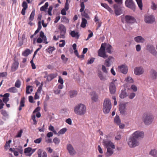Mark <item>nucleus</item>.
<instances>
[{"label":"nucleus","instance_id":"f257e3e1","mask_svg":"<svg viewBox=\"0 0 157 157\" xmlns=\"http://www.w3.org/2000/svg\"><path fill=\"white\" fill-rule=\"evenodd\" d=\"M154 117L152 113L147 112L144 113L142 116V120L145 124L149 125L153 122Z\"/></svg>","mask_w":157,"mask_h":157},{"label":"nucleus","instance_id":"f03ea898","mask_svg":"<svg viewBox=\"0 0 157 157\" xmlns=\"http://www.w3.org/2000/svg\"><path fill=\"white\" fill-rule=\"evenodd\" d=\"M86 107L82 104H78L75 108L74 112L78 115H83L86 113Z\"/></svg>","mask_w":157,"mask_h":157},{"label":"nucleus","instance_id":"7ed1b4c3","mask_svg":"<svg viewBox=\"0 0 157 157\" xmlns=\"http://www.w3.org/2000/svg\"><path fill=\"white\" fill-rule=\"evenodd\" d=\"M114 1L117 3V4H116L113 5L115 13L117 16L119 15L122 13L120 5L122 4V0H114Z\"/></svg>","mask_w":157,"mask_h":157},{"label":"nucleus","instance_id":"20e7f679","mask_svg":"<svg viewBox=\"0 0 157 157\" xmlns=\"http://www.w3.org/2000/svg\"><path fill=\"white\" fill-rule=\"evenodd\" d=\"M111 108V105L110 100L108 98H106L104 100L103 103V112L105 113H109Z\"/></svg>","mask_w":157,"mask_h":157},{"label":"nucleus","instance_id":"39448f33","mask_svg":"<svg viewBox=\"0 0 157 157\" xmlns=\"http://www.w3.org/2000/svg\"><path fill=\"white\" fill-rule=\"evenodd\" d=\"M106 43H102L100 48L98 51V56L106 59L108 57V55H106L105 52V46Z\"/></svg>","mask_w":157,"mask_h":157},{"label":"nucleus","instance_id":"423d86ee","mask_svg":"<svg viewBox=\"0 0 157 157\" xmlns=\"http://www.w3.org/2000/svg\"><path fill=\"white\" fill-rule=\"evenodd\" d=\"M128 144L130 147H134L139 145V142L138 140L132 136L129 139Z\"/></svg>","mask_w":157,"mask_h":157},{"label":"nucleus","instance_id":"0eeeda50","mask_svg":"<svg viewBox=\"0 0 157 157\" xmlns=\"http://www.w3.org/2000/svg\"><path fill=\"white\" fill-rule=\"evenodd\" d=\"M43 41L45 44L48 43V42L47 41L46 37L44 33L42 31H41L40 32V37L36 39V42L38 43H41Z\"/></svg>","mask_w":157,"mask_h":157},{"label":"nucleus","instance_id":"6e6552de","mask_svg":"<svg viewBox=\"0 0 157 157\" xmlns=\"http://www.w3.org/2000/svg\"><path fill=\"white\" fill-rule=\"evenodd\" d=\"M126 6L134 11H135L136 6L132 0H126L125 2Z\"/></svg>","mask_w":157,"mask_h":157},{"label":"nucleus","instance_id":"1a4fd4ad","mask_svg":"<svg viewBox=\"0 0 157 157\" xmlns=\"http://www.w3.org/2000/svg\"><path fill=\"white\" fill-rule=\"evenodd\" d=\"M80 6L81 7L80 10V11L81 13V15L82 16L85 17L88 19H90V17L88 15V13L85 12H83L85 8V5L83 2L81 3L80 4Z\"/></svg>","mask_w":157,"mask_h":157},{"label":"nucleus","instance_id":"9d476101","mask_svg":"<svg viewBox=\"0 0 157 157\" xmlns=\"http://www.w3.org/2000/svg\"><path fill=\"white\" fill-rule=\"evenodd\" d=\"M144 21L147 23L152 24L155 21V18L152 15H145Z\"/></svg>","mask_w":157,"mask_h":157},{"label":"nucleus","instance_id":"9b49d317","mask_svg":"<svg viewBox=\"0 0 157 157\" xmlns=\"http://www.w3.org/2000/svg\"><path fill=\"white\" fill-rule=\"evenodd\" d=\"M114 60V58L112 56H110L108 57L107 59L104 61L105 65L107 67H109L113 63Z\"/></svg>","mask_w":157,"mask_h":157},{"label":"nucleus","instance_id":"f8f14e48","mask_svg":"<svg viewBox=\"0 0 157 157\" xmlns=\"http://www.w3.org/2000/svg\"><path fill=\"white\" fill-rule=\"evenodd\" d=\"M134 71L135 75H140L143 74L144 70L142 67H136L134 69Z\"/></svg>","mask_w":157,"mask_h":157},{"label":"nucleus","instance_id":"ddd939ff","mask_svg":"<svg viewBox=\"0 0 157 157\" xmlns=\"http://www.w3.org/2000/svg\"><path fill=\"white\" fill-rule=\"evenodd\" d=\"M144 135V132L140 131H136L132 134V136L138 140H140L141 138H143Z\"/></svg>","mask_w":157,"mask_h":157},{"label":"nucleus","instance_id":"4468645a","mask_svg":"<svg viewBox=\"0 0 157 157\" xmlns=\"http://www.w3.org/2000/svg\"><path fill=\"white\" fill-rule=\"evenodd\" d=\"M147 50L154 56L156 55L157 52L155 49V48L153 45L151 44H148L147 46Z\"/></svg>","mask_w":157,"mask_h":157},{"label":"nucleus","instance_id":"2eb2a0df","mask_svg":"<svg viewBox=\"0 0 157 157\" xmlns=\"http://www.w3.org/2000/svg\"><path fill=\"white\" fill-rule=\"evenodd\" d=\"M103 145L106 147H110L113 149L115 148V145L114 144L110 141L107 140H103Z\"/></svg>","mask_w":157,"mask_h":157},{"label":"nucleus","instance_id":"dca6fc26","mask_svg":"<svg viewBox=\"0 0 157 157\" xmlns=\"http://www.w3.org/2000/svg\"><path fill=\"white\" fill-rule=\"evenodd\" d=\"M125 18V21L128 23H133L136 21L135 18L131 16L126 15Z\"/></svg>","mask_w":157,"mask_h":157},{"label":"nucleus","instance_id":"f3484780","mask_svg":"<svg viewBox=\"0 0 157 157\" xmlns=\"http://www.w3.org/2000/svg\"><path fill=\"white\" fill-rule=\"evenodd\" d=\"M150 75L151 79L155 80L157 78V71L153 69H151L150 72Z\"/></svg>","mask_w":157,"mask_h":157},{"label":"nucleus","instance_id":"a211bd4d","mask_svg":"<svg viewBox=\"0 0 157 157\" xmlns=\"http://www.w3.org/2000/svg\"><path fill=\"white\" fill-rule=\"evenodd\" d=\"M59 29L60 32V37L63 38L64 37V35L65 33L66 30L65 27L63 25L60 24L59 26Z\"/></svg>","mask_w":157,"mask_h":157},{"label":"nucleus","instance_id":"6ab92c4d","mask_svg":"<svg viewBox=\"0 0 157 157\" xmlns=\"http://www.w3.org/2000/svg\"><path fill=\"white\" fill-rule=\"evenodd\" d=\"M14 62L12 64L11 71H16L18 68L19 63L18 61L15 59V58L14 59Z\"/></svg>","mask_w":157,"mask_h":157},{"label":"nucleus","instance_id":"aec40b11","mask_svg":"<svg viewBox=\"0 0 157 157\" xmlns=\"http://www.w3.org/2000/svg\"><path fill=\"white\" fill-rule=\"evenodd\" d=\"M118 68H119L120 71L124 74H126L127 73L128 67L125 65H122L119 66Z\"/></svg>","mask_w":157,"mask_h":157},{"label":"nucleus","instance_id":"412c9836","mask_svg":"<svg viewBox=\"0 0 157 157\" xmlns=\"http://www.w3.org/2000/svg\"><path fill=\"white\" fill-rule=\"evenodd\" d=\"M126 105L124 104H121L119 106V109L120 113L123 115L125 114Z\"/></svg>","mask_w":157,"mask_h":157},{"label":"nucleus","instance_id":"4be33fe9","mask_svg":"<svg viewBox=\"0 0 157 157\" xmlns=\"http://www.w3.org/2000/svg\"><path fill=\"white\" fill-rule=\"evenodd\" d=\"M37 155L38 157H47V154L45 151H43V150L40 149L37 151Z\"/></svg>","mask_w":157,"mask_h":157},{"label":"nucleus","instance_id":"5701e85b","mask_svg":"<svg viewBox=\"0 0 157 157\" xmlns=\"http://www.w3.org/2000/svg\"><path fill=\"white\" fill-rule=\"evenodd\" d=\"M116 86L113 82L110 83L109 86V90L111 94H113L115 93L116 91Z\"/></svg>","mask_w":157,"mask_h":157},{"label":"nucleus","instance_id":"b1692460","mask_svg":"<svg viewBox=\"0 0 157 157\" xmlns=\"http://www.w3.org/2000/svg\"><path fill=\"white\" fill-rule=\"evenodd\" d=\"M134 40L137 43H143L145 41V39L141 36H138L135 37Z\"/></svg>","mask_w":157,"mask_h":157},{"label":"nucleus","instance_id":"393cba45","mask_svg":"<svg viewBox=\"0 0 157 157\" xmlns=\"http://www.w3.org/2000/svg\"><path fill=\"white\" fill-rule=\"evenodd\" d=\"M57 76L56 74H52L48 75L47 77V80L49 82L52 80Z\"/></svg>","mask_w":157,"mask_h":157},{"label":"nucleus","instance_id":"a878e982","mask_svg":"<svg viewBox=\"0 0 157 157\" xmlns=\"http://www.w3.org/2000/svg\"><path fill=\"white\" fill-rule=\"evenodd\" d=\"M70 34L73 37H75L77 39H78L80 36L79 33L78 32H75V31H71Z\"/></svg>","mask_w":157,"mask_h":157},{"label":"nucleus","instance_id":"bb28decb","mask_svg":"<svg viewBox=\"0 0 157 157\" xmlns=\"http://www.w3.org/2000/svg\"><path fill=\"white\" fill-rule=\"evenodd\" d=\"M9 96L10 94L9 93H5L3 95V101L5 104H6V103L9 101Z\"/></svg>","mask_w":157,"mask_h":157},{"label":"nucleus","instance_id":"cd10ccee","mask_svg":"<svg viewBox=\"0 0 157 157\" xmlns=\"http://www.w3.org/2000/svg\"><path fill=\"white\" fill-rule=\"evenodd\" d=\"M68 0H66L65 8L63 9L61 11V13L63 15L66 14V11L68 9Z\"/></svg>","mask_w":157,"mask_h":157},{"label":"nucleus","instance_id":"c85d7f7f","mask_svg":"<svg viewBox=\"0 0 157 157\" xmlns=\"http://www.w3.org/2000/svg\"><path fill=\"white\" fill-rule=\"evenodd\" d=\"M101 6L104 7L106 9L109 11L111 13H113V10L110 8L108 5L105 3H101Z\"/></svg>","mask_w":157,"mask_h":157},{"label":"nucleus","instance_id":"c756f323","mask_svg":"<svg viewBox=\"0 0 157 157\" xmlns=\"http://www.w3.org/2000/svg\"><path fill=\"white\" fill-rule=\"evenodd\" d=\"M12 140H9L8 141H6L4 146V148L5 150H7L9 149L10 146V144Z\"/></svg>","mask_w":157,"mask_h":157},{"label":"nucleus","instance_id":"7c9ffc66","mask_svg":"<svg viewBox=\"0 0 157 157\" xmlns=\"http://www.w3.org/2000/svg\"><path fill=\"white\" fill-rule=\"evenodd\" d=\"M82 21L80 26L83 28H85L86 26V24H87V20L84 18H82Z\"/></svg>","mask_w":157,"mask_h":157},{"label":"nucleus","instance_id":"2f4dec72","mask_svg":"<svg viewBox=\"0 0 157 157\" xmlns=\"http://www.w3.org/2000/svg\"><path fill=\"white\" fill-rule=\"evenodd\" d=\"M76 153V152L72 146L69 144V154L71 155H73Z\"/></svg>","mask_w":157,"mask_h":157},{"label":"nucleus","instance_id":"473e14b6","mask_svg":"<svg viewBox=\"0 0 157 157\" xmlns=\"http://www.w3.org/2000/svg\"><path fill=\"white\" fill-rule=\"evenodd\" d=\"M106 48V50L107 52L111 54L112 52L111 51V49L112 48V47L111 45L109 44H106L105 46V48Z\"/></svg>","mask_w":157,"mask_h":157},{"label":"nucleus","instance_id":"72a5a7b5","mask_svg":"<svg viewBox=\"0 0 157 157\" xmlns=\"http://www.w3.org/2000/svg\"><path fill=\"white\" fill-rule=\"evenodd\" d=\"M149 154L153 157H157V150L155 149H151Z\"/></svg>","mask_w":157,"mask_h":157},{"label":"nucleus","instance_id":"f704fd0d","mask_svg":"<svg viewBox=\"0 0 157 157\" xmlns=\"http://www.w3.org/2000/svg\"><path fill=\"white\" fill-rule=\"evenodd\" d=\"M128 96V94H127L125 90L124 89L122 90L121 93L120 95V97L121 98H124Z\"/></svg>","mask_w":157,"mask_h":157},{"label":"nucleus","instance_id":"c9c22d12","mask_svg":"<svg viewBox=\"0 0 157 157\" xmlns=\"http://www.w3.org/2000/svg\"><path fill=\"white\" fill-rule=\"evenodd\" d=\"M25 98H23L21 99L20 103V105L19 108V111H21L22 109V107H23L25 106Z\"/></svg>","mask_w":157,"mask_h":157},{"label":"nucleus","instance_id":"e433bc0d","mask_svg":"<svg viewBox=\"0 0 157 157\" xmlns=\"http://www.w3.org/2000/svg\"><path fill=\"white\" fill-rule=\"evenodd\" d=\"M113 150L110 147L107 148V151L106 154V156L109 157L111 156L113 153Z\"/></svg>","mask_w":157,"mask_h":157},{"label":"nucleus","instance_id":"4c0bfd02","mask_svg":"<svg viewBox=\"0 0 157 157\" xmlns=\"http://www.w3.org/2000/svg\"><path fill=\"white\" fill-rule=\"evenodd\" d=\"M31 53L30 50L27 48L22 53V55L24 56H27Z\"/></svg>","mask_w":157,"mask_h":157},{"label":"nucleus","instance_id":"58836bf2","mask_svg":"<svg viewBox=\"0 0 157 157\" xmlns=\"http://www.w3.org/2000/svg\"><path fill=\"white\" fill-rule=\"evenodd\" d=\"M33 87L32 86H26V94H30V92L33 91Z\"/></svg>","mask_w":157,"mask_h":157},{"label":"nucleus","instance_id":"ea45409f","mask_svg":"<svg viewBox=\"0 0 157 157\" xmlns=\"http://www.w3.org/2000/svg\"><path fill=\"white\" fill-rule=\"evenodd\" d=\"M114 122L117 125H119L121 124V120L118 115H117L116 117L114 119Z\"/></svg>","mask_w":157,"mask_h":157},{"label":"nucleus","instance_id":"a19ab883","mask_svg":"<svg viewBox=\"0 0 157 157\" xmlns=\"http://www.w3.org/2000/svg\"><path fill=\"white\" fill-rule=\"evenodd\" d=\"M98 76L101 80L105 81L106 79L105 77L103 75L102 72L101 71L98 73Z\"/></svg>","mask_w":157,"mask_h":157},{"label":"nucleus","instance_id":"79ce46f5","mask_svg":"<svg viewBox=\"0 0 157 157\" xmlns=\"http://www.w3.org/2000/svg\"><path fill=\"white\" fill-rule=\"evenodd\" d=\"M77 94V92L75 90H71L69 92V95L71 98L74 97Z\"/></svg>","mask_w":157,"mask_h":157},{"label":"nucleus","instance_id":"37998d69","mask_svg":"<svg viewBox=\"0 0 157 157\" xmlns=\"http://www.w3.org/2000/svg\"><path fill=\"white\" fill-rule=\"evenodd\" d=\"M48 6V2L45 3L44 5L42 6L40 8V10L41 11H44L46 10Z\"/></svg>","mask_w":157,"mask_h":157},{"label":"nucleus","instance_id":"c03bdc74","mask_svg":"<svg viewBox=\"0 0 157 157\" xmlns=\"http://www.w3.org/2000/svg\"><path fill=\"white\" fill-rule=\"evenodd\" d=\"M42 26L40 21H39L38 23V27L37 30L35 31V34H37L40 31Z\"/></svg>","mask_w":157,"mask_h":157},{"label":"nucleus","instance_id":"a18cd8bd","mask_svg":"<svg viewBox=\"0 0 157 157\" xmlns=\"http://www.w3.org/2000/svg\"><path fill=\"white\" fill-rule=\"evenodd\" d=\"M8 91L11 93H15L17 92V89L15 87H13L10 88L8 89Z\"/></svg>","mask_w":157,"mask_h":157},{"label":"nucleus","instance_id":"49530a36","mask_svg":"<svg viewBox=\"0 0 157 157\" xmlns=\"http://www.w3.org/2000/svg\"><path fill=\"white\" fill-rule=\"evenodd\" d=\"M32 148L30 147L26 148L25 149L24 153L25 154L28 153V154H30L31 153Z\"/></svg>","mask_w":157,"mask_h":157},{"label":"nucleus","instance_id":"de8ad7c7","mask_svg":"<svg viewBox=\"0 0 157 157\" xmlns=\"http://www.w3.org/2000/svg\"><path fill=\"white\" fill-rule=\"evenodd\" d=\"M35 13L34 10L32 11L29 17V20L30 21H32L34 19Z\"/></svg>","mask_w":157,"mask_h":157},{"label":"nucleus","instance_id":"09e8293b","mask_svg":"<svg viewBox=\"0 0 157 157\" xmlns=\"http://www.w3.org/2000/svg\"><path fill=\"white\" fill-rule=\"evenodd\" d=\"M142 0H136L140 10H142L143 5Z\"/></svg>","mask_w":157,"mask_h":157},{"label":"nucleus","instance_id":"8fccbe9b","mask_svg":"<svg viewBox=\"0 0 157 157\" xmlns=\"http://www.w3.org/2000/svg\"><path fill=\"white\" fill-rule=\"evenodd\" d=\"M55 49L56 48L55 47L49 46L48 48L46 50L49 53H52V51L55 50Z\"/></svg>","mask_w":157,"mask_h":157},{"label":"nucleus","instance_id":"3c124183","mask_svg":"<svg viewBox=\"0 0 157 157\" xmlns=\"http://www.w3.org/2000/svg\"><path fill=\"white\" fill-rule=\"evenodd\" d=\"M21 85V82L19 79L17 80L15 84V86L16 87L19 88L20 87Z\"/></svg>","mask_w":157,"mask_h":157},{"label":"nucleus","instance_id":"603ef678","mask_svg":"<svg viewBox=\"0 0 157 157\" xmlns=\"http://www.w3.org/2000/svg\"><path fill=\"white\" fill-rule=\"evenodd\" d=\"M48 129L50 131H51L53 132L54 134H57V132L55 130L54 127L53 126H52L51 125H50L48 127Z\"/></svg>","mask_w":157,"mask_h":157},{"label":"nucleus","instance_id":"864d4df0","mask_svg":"<svg viewBox=\"0 0 157 157\" xmlns=\"http://www.w3.org/2000/svg\"><path fill=\"white\" fill-rule=\"evenodd\" d=\"M53 142L56 144H58L60 142V140L58 138L55 137L54 138Z\"/></svg>","mask_w":157,"mask_h":157},{"label":"nucleus","instance_id":"5fc2aeb1","mask_svg":"<svg viewBox=\"0 0 157 157\" xmlns=\"http://www.w3.org/2000/svg\"><path fill=\"white\" fill-rule=\"evenodd\" d=\"M23 133V130L21 129L19 131H18L17 132V135L16 136V138H19L21 137V136L22 133Z\"/></svg>","mask_w":157,"mask_h":157},{"label":"nucleus","instance_id":"6e6d98bb","mask_svg":"<svg viewBox=\"0 0 157 157\" xmlns=\"http://www.w3.org/2000/svg\"><path fill=\"white\" fill-rule=\"evenodd\" d=\"M126 82H128L130 83H133V80L131 77L129 76L126 79H125Z\"/></svg>","mask_w":157,"mask_h":157},{"label":"nucleus","instance_id":"4d7b16f0","mask_svg":"<svg viewBox=\"0 0 157 157\" xmlns=\"http://www.w3.org/2000/svg\"><path fill=\"white\" fill-rule=\"evenodd\" d=\"M67 131V129L66 128H63L60 130L59 131V132L58 133L59 134H63L66 132Z\"/></svg>","mask_w":157,"mask_h":157},{"label":"nucleus","instance_id":"13d9d810","mask_svg":"<svg viewBox=\"0 0 157 157\" xmlns=\"http://www.w3.org/2000/svg\"><path fill=\"white\" fill-rule=\"evenodd\" d=\"M151 3V8L154 10H156L157 8V5H156L153 2H152Z\"/></svg>","mask_w":157,"mask_h":157},{"label":"nucleus","instance_id":"bf43d9fd","mask_svg":"<svg viewBox=\"0 0 157 157\" xmlns=\"http://www.w3.org/2000/svg\"><path fill=\"white\" fill-rule=\"evenodd\" d=\"M36 116L35 115H33L32 116V119L33 120V124L34 125H36L37 124V121L36 120Z\"/></svg>","mask_w":157,"mask_h":157},{"label":"nucleus","instance_id":"052dcab7","mask_svg":"<svg viewBox=\"0 0 157 157\" xmlns=\"http://www.w3.org/2000/svg\"><path fill=\"white\" fill-rule=\"evenodd\" d=\"M98 96L96 94H94L93 96L92 97V100H94V101H97L98 100Z\"/></svg>","mask_w":157,"mask_h":157},{"label":"nucleus","instance_id":"680f3d73","mask_svg":"<svg viewBox=\"0 0 157 157\" xmlns=\"http://www.w3.org/2000/svg\"><path fill=\"white\" fill-rule=\"evenodd\" d=\"M61 59H62L63 61L66 63L68 60V58H66L64 55H62L61 56Z\"/></svg>","mask_w":157,"mask_h":157},{"label":"nucleus","instance_id":"e2e57ef3","mask_svg":"<svg viewBox=\"0 0 157 157\" xmlns=\"http://www.w3.org/2000/svg\"><path fill=\"white\" fill-rule=\"evenodd\" d=\"M101 69L102 71L105 73L107 74L108 71L105 66L104 65H102Z\"/></svg>","mask_w":157,"mask_h":157},{"label":"nucleus","instance_id":"0e129e2a","mask_svg":"<svg viewBox=\"0 0 157 157\" xmlns=\"http://www.w3.org/2000/svg\"><path fill=\"white\" fill-rule=\"evenodd\" d=\"M22 6L23 8L27 9L28 8V5L26 2L25 1H23L22 3Z\"/></svg>","mask_w":157,"mask_h":157},{"label":"nucleus","instance_id":"69168bd1","mask_svg":"<svg viewBox=\"0 0 157 157\" xmlns=\"http://www.w3.org/2000/svg\"><path fill=\"white\" fill-rule=\"evenodd\" d=\"M95 59V58H91L90 60H88L87 64H90L94 62Z\"/></svg>","mask_w":157,"mask_h":157},{"label":"nucleus","instance_id":"338daca9","mask_svg":"<svg viewBox=\"0 0 157 157\" xmlns=\"http://www.w3.org/2000/svg\"><path fill=\"white\" fill-rule=\"evenodd\" d=\"M43 84L42 83L41 85L38 87V89H37L36 93H41V90H42V87L43 86Z\"/></svg>","mask_w":157,"mask_h":157},{"label":"nucleus","instance_id":"774afa93","mask_svg":"<svg viewBox=\"0 0 157 157\" xmlns=\"http://www.w3.org/2000/svg\"><path fill=\"white\" fill-rule=\"evenodd\" d=\"M42 140V138H40L35 140L34 142L35 143L39 144L41 142Z\"/></svg>","mask_w":157,"mask_h":157}]
</instances>
